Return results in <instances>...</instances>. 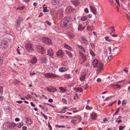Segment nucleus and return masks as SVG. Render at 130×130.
I'll list each match as a JSON object with an SVG mask.
<instances>
[{"label":"nucleus","instance_id":"58836bf2","mask_svg":"<svg viewBox=\"0 0 130 130\" xmlns=\"http://www.w3.org/2000/svg\"><path fill=\"white\" fill-rule=\"evenodd\" d=\"M48 127L49 128L50 130H52V128L51 126L50 125V122H48Z\"/></svg>","mask_w":130,"mask_h":130},{"label":"nucleus","instance_id":"603ef678","mask_svg":"<svg viewBox=\"0 0 130 130\" xmlns=\"http://www.w3.org/2000/svg\"><path fill=\"white\" fill-rule=\"evenodd\" d=\"M120 109V108H118V109H117V111H116V112L114 113L113 115H116L117 113H118L119 112V110Z\"/></svg>","mask_w":130,"mask_h":130},{"label":"nucleus","instance_id":"393cba45","mask_svg":"<svg viewBox=\"0 0 130 130\" xmlns=\"http://www.w3.org/2000/svg\"><path fill=\"white\" fill-rule=\"evenodd\" d=\"M64 78H71L70 75L69 74H65L63 75Z\"/></svg>","mask_w":130,"mask_h":130},{"label":"nucleus","instance_id":"f03ea898","mask_svg":"<svg viewBox=\"0 0 130 130\" xmlns=\"http://www.w3.org/2000/svg\"><path fill=\"white\" fill-rule=\"evenodd\" d=\"M93 65L94 67L98 68V71H101L103 70V63L97 59H95L93 60Z\"/></svg>","mask_w":130,"mask_h":130},{"label":"nucleus","instance_id":"9b49d317","mask_svg":"<svg viewBox=\"0 0 130 130\" xmlns=\"http://www.w3.org/2000/svg\"><path fill=\"white\" fill-rule=\"evenodd\" d=\"M90 7L92 12L94 14H96L97 13L96 9L91 6H90Z\"/></svg>","mask_w":130,"mask_h":130},{"label":"nucleus","instance_id":"c03bdc74","mask_svg":"<svg viewBox=\"0 0 130 130\" xmlns=\"http://www.w3.org/2000/svg\"><path fill=\"white\" fill-rule=\"evenodd\" d=\"M3 58L1 57H0V66H1L2 64L3 63Z\"/></svg>","mask_w":130,"mask_h":130},{"label":"nucleus","instance_id":"a211bd4d","mask_svg":"<svg viewBox=\"0 0 130 130\" xmlns=\"http://www.w3.org/2000/svg\"><path fill=\"white\" fill-rule=\"evenodd\" d=\"M37 59L35 57L32 58H31V62L32 63H35L37 62Z\"/></svg>","mask_w":130,"mask_h":130},{"label":"nucleus","instance_id":"20e7f679","mask_svg":"<svg viewBox=\"0 0 130 130\" xmlns=\"http://www.w3.org/2000/svg\"><path fill=\"white\" fill-rule=\"evenodd\" d=\"M79 53L80 54L79 63L82 64L85 61L86 59V56L80 51L79 52Z\"/></svg>","mask_w":130,"mask_h":130},{"label":"nucleus","instance_id":"13d9d810","mask_svg":"<svg viewBox=\"0 0 130 130\" xmlns=\"http://www.w3.org/2000/svg\"><path fill=\"white\" fill-rule=\"evenodd\" d=\"M126 16L128 20L130 19V17L127 14H126Z\"/></svg>","mask_w":130,"mask_h":130},{"label":"nucleus","instance_id":"2eb2a0df","mask_svg":"<svg viewBox=\"0 0 130 130\" xmlns=\"http://www.w3.org/2000/svg\"><path fill=\"white\" fill-rule=\"evenodd\" d=\"M53 52L51 49H49L47 51V55L50 56H52Z\"/></svg>","mask_w":130,"mask_h":130},{"label":"nucleus","instance_id":"6ab92c4d","mask_svg":"<svg viewBox=\"0 0 130 130\" xmlns=\"http://www.w3.org/2000/svg\"><path fill=\"white\" fill-rule=\"evenodd\" d=\"M64 46L66 48L70 50H72V48L69 45H68L67 44H65L64 45Z\"/></svg>","mask_w":130,"mask_h":130},{"label":"nucleus","instance_id":"bb28decb","mask_svg":"<svg viewBox=\"0 0 130 130\" xmlns=\"http://www.w3.org/2000/svg\"><path fill=\"white\" fill-rule=\"evenodd\" d=\"M66 54L68 55L70 57H72V54L70 52L67 51H65Z\"/></svg>","mask_w":130,"mask_h":130},{"label":"nucleus","instance_id":"de8ad7c7","mask_svg":"<svg viewBox=\"0 0 130 130\" xmlns=\"http://www.w3.org/2000/svg\"><path fill=\"white\" fill-rule=\"evenodd\" d=\"M45 90H47L48 91H49L50 92H52V89H50L49 88H45Z\"/></svg>","mask_w":130,"mask_h":130},{"label":"nucleus","instance_id":"bf43d9fd","mask_svg":"<svg viewBox=\"0 0 130 130\" xmlns=\"http://www.w3.org/2000/svg\"><path fill=\"white\" fill-rule=\"evenodd\" d=\"M27 129V127L26 126H24L22 127V129L23 130H26Z\"/></svg>","mask_w":130,"mask_h":130},{"label":"nucleus","instance_id":"f8f14e48","mask_svg":"<svg viewBox=\"0 0 130 130\" xmlns=\"http://www.w3.org/2000/svg\"><path fill=\"white\" fill-rule=\"evenodd\" d=\"M15 123H11L9 124V128L10 129H12L17 126Z\"/></svg>","mask_w":130,"mask_h":130},{"label":"nucleus","instance_id":"c756f323","mask_svg":"<svg viewBox=\"0 0 130 130\" xmlns=\"http://www.w3.org/2000/svg\"><path fill=\"white\" fill-rule=\"evenodd\" d=\"M46 57L43 58L41 59V62L42 63H45L46 62Z\"/></svg>","mask_w":130,"mask_h":130},{"label":"nucleus","instance_id":"ea45409f","mask_svg":"<svg viewBox=\"0 0 130 130\" xmlns=\"http://www.w3.org/2000/svg\"><path fill=\"white\" fill-rule=\"evenodd\" d=\"M124 127L123 126L120 125L119 127V130H123Z\"/></svg>","mask_w":130,"mask_h":130},{"label":"nucleus","instance_id":"a878e982","mask_svg":"<svg viewBox=\"0 0 130 130\" xmlns=\"http://www.w3.org/2000/svg\"><path fill=\"white\" fill-rule=\"evenodd\" d=\"M90 54L92 57L95 56L96 55V54L95 53L91 50H90Z\"/></svg>","mask_w":130,"mask_h":130},{"label":"nucleus","instance_id":"774afa93","mask_svg":"<svg viewBox=\"0 0 130 130\" xmlns=\"http://www.w3.org/2000/svg\"><path fill=\"white\" fill-rule=\"evenodd\" d=\"M128 8L129 10H130V3H129L128 4Z\"/></svg>","mask_w":130,"mask_h":130},{"label":"nucleus","instance_id":"412c9836","mask_svg":"<svg viewBox=\"0 0 130 130\" xmlns=\"http://www.w3.org/2000/svg\"><path fill=\"white\" fill-rule=\"evenodd\" d=\"M58 0H53L51 2V3L53 5H55L58 3Z\"/></svg>","mask_w":130,"mask_h":130},{"label":"nucleus","instance_id":"680f3d73","mask_svg":"<svg viewBox=\"0 0 130 130\" xmlns=\"http://www.w3.org/2000/svg\"><path fill=\"white\" fill-rule=\"evenodd\" d=\"M88 85L87 84H86L85 85V89L86 90L88 88Z\"/></svg>","mask_w":130,"mask_h":130},{"label":"nucleus","instance_id":"ddd939ff","mask_svg":"<svg viewBox=\"0 0 130 130\" xmlns=\"http://www.w3.org/2000/svg\"><path fill=\"white\" fill-rule=\"evenodd\" d=\"M77 46L78 48L80 50L79 51H80L81 52H82L81 51H82L83 52H85L84 48L82 46L77 45Z\"/></svg>","mask_w":130,"mask_h":130},{"label":"nucleus","instance_id":"cd10ccee","mask_svg":"<svg viewBox=\"0 0 130 130\" xmlns=\"http://www.w3.org/2000/svg\"><path fill=\"white\" fill-rule=\"evenodd\" d=\"M88 17L86 16H83L81 18V20L83 21H85L87 20Z\"/></svg>","mask_w":130,"mask_h":130},{"label":"nucleus","instance_id":"79ce46f5","mask_svg":"<svg viewBox=\"0 0 130 130\" xmlns=\"http://www.w3.org/2000/svg\"><path fill=\"white\" fill-rule=\"evenodd\" d=\"M86 108L87 110H90L91 109H92V108L91 107H90L88 106V105L86 107Z\"/></svg>","mask_w":130,"mask_h":130},{"label":"nucleus","instance_id":"4d7b16f0","mask_svg":"<svg viewBox=\"0 0 130 130\" xmlns=\"http://www.w3.org/2000/svg\"><path fill=\"white\" fill-rule=\"evenodd\" d=\"M59 88V89H60V90L61 91H64V90H65V89L62 88V87H60Z\"/></svg>","mask_w":130,"mask_h":130},{"label":"nucleus","instance_id":"b1692460","mask_svg":"<svg viewBox=\"0 0 130 130\" xmlns=\"http://www.w3.org/2000/svg\"><path fill=\"white\" fill-rule=\"evenodd\" d=\"M67 70V69L64 67H62L59 69V71L61 72H63Z\"/></svg>","mask_w":130,"mask_h":130},{"label":"nucleus","instance_id":"aec40b11","mask_svg":"<svg viewBox=\"0 0 130 130\" xmlns=\"http://www.w3.org/2000/svg\"><path fill=\"white\" fill-rule=\"evenodd\" d=\"M91 117L93 119L95 120L96 119V114L94 113H92L91 115Z\"/></svg>","mask_w":130,"mask_h":130},{"label":"nucleus","instance_id":"9d476101","mask_svg":"<svg viewBox=\"0 0 130 130\" xmlns=\"http://www.w3.org/2000/svg\"><path fill=\"white\" fill-rule=\"evenodd\" d=\"M56 54L57 56L62 57L63 56L64 53L62 51V50H59L56 53Z\"/></svg>","mask_w":130,"mask_h":130},{"label":"nucleus","instance_id":"e433bc0d","mask_svg":"<svg viewBox=\"0 0 130 130\" xmlns=\"http://www.w3.org/2000/svg\"><path fill=\"white\" fill-rule=\"evenodd\" d=\"M69 36L70 38L71 39H73L75 37L74 35L73 34L70 35Z\"/></svg>","mask_w":130,"mask_h":130},{"label":"nucleus","instance_id":"4c0bfd02","mask_svg":"<svg viewBox=\"0 0 130 130\" xmlns=\"http://www.w3.org/2000/svg\"><path fill=\"white\" fill-rule=\"evenodd\" d=\"M56 127H58L59 128H65V127L64 126H63V125L59 126V125H56Z\"/></svg>","mask_w":130,"mask_h":130},{"label":"nucleus","instance_id":"37998d69","mask_svg":"<svg viewBox=\"0 0 130 130\" xmlns=\"http://www.w3.org/2000/svg\"><path fill=\"white\" fill-rule=\"evenodd\" d=\"M109 29L111 31V34L113 32V31H114V30L113 29V27H112L111 28H110Z\"/></svg>","mask_w":130,"mask_h":130},{"label":"nucleus","instance_id":"7c9ffc66","mask_svg":"<svg viewBox=\"0 0 130 130\" xmlns=\"http://www.w3.org/2000/svg\"><path fill=\"white\" fill-rule=\"evenodd\" d=\"M93 28V26H91L89 25L88 26L87 28V29L88 30H91Z\"/></svg>","mask_w":130,"mask_h":130},{"label":"nucleus","instance_id":"1a4fd4ad","mask_svg":"<svg viewBox=\"0 0 130 130\" xmlns=\"http://www.w3.org/2000/svg\"><path fill=\"white\" fill-rule=\"evenodd\" d=\"M73 10L71 6H69L67 7L66 10V13L69 14L71 13Z\"/></svg>","mask_w":130,"mask_h":130},{"label":"nucleus","instance_id":"a18cd8bd","mask_svg":"<svg viewBox=\"0 0 130 130\" xmlns=\"http://www.w3.org/2000/svg\"><path fill=\"white\" fill-rule=\"evenodd\" d=\"M115 87H116L117 88H120L121 86L119 85L118 84H116L115 85Z\"/></svg>","mask_w":130,"mask_h":130},{"label":"nucleus","instance_id":"dca6fc26","mask_svg":"<svg viewBox=\"0 0 130 130\" xmlns=\"http://www.w3.org/2000/svg\"><path fill=\"white\" fill-rule=\"evenodd\" d=\"M74 90L76 92H80L82 91L83 90V88L81 87L78 88H74Z\"/></svg>","mask_w":130,"mask_h":130},{"label":"nucleus","instance_id":"72a5a7b5","mask_svg":"<svg viewBox=\"0 0 130 130\" xmlns=\"http://www.w3.org/2000/svg\"><path fill=\"white\" fill-rule=\"evenodd\" d=\"M3 88L2 87L0 86V94H3Z\"/></svg>","mask_w":130,"mask_h":130},{"label":"nucleus","instance_id":"f3484780","mask_svg":"<svg viewBox=\"0 0 130 130\" xmlns=\"http://www.w3.org/2000/svg\"><path fill=\"white\" fill-rule=\"evenodd\" d=\"M86 75L85 74H83L80 77L79 79L81 81L84 80L85 78Z\"/></svg>","mask_w":130,"mask_h":130},{"label":"nucleus","instance_id":"473e14b6","mask_svg":"<svg viewBox=\"0 0 130 130\" xmlns=\"http://www.w3.org/2000/svg\"><path fill=\"white\" fill-rule=\"evenodd\" d=\"M25 8V7L24 6H23L22 7H18L16 8V10H18V9H20V10H23Z\"/></svg>","mask_w":130,"mask_h":130},{"label":"nucleus","instance_id":"c9c22d12","mask_svg":"<svg viewBox=\"0 0 130 130\" xmlns=\"http://www.w3.org/2000/svg\"><path fill=\"white\" fill-rule=\"evenodd\" d=\"M41 115L45 119L47 120L48 119L46 115H45L44 113H42V112H41Z\"/></svg>","mask_w":130,"mask_h":130},{"label":"nucleus","instance_id":"2f4dec72","mask_svg":"<svg viewBox=\"0 0 130 130\" xmlns=\"http://www.w3.org/2000/svg\"><path fill=\"white\" fill-rule=\"evenodd\" d=\"M46 7H43V11L44 12H47L49 11V10L46 9Z\"/></svg>","mask_w":130,"mask_h":130},{"label":"nucleus","instance_id":"5701e85b","mask_svg":"<svg viewBox=\"0 0 130 130\" xmlns=\"http://www.w3.org/2000/svg\"><path fill=\"white\" fill-rule=\"evenodd\" d=\"M82 42L85 43V44H87L88 43V41L84 37H83L82 38Z\"/></svg>","mask_w":130,"mask_h":130},{"label":"nucleus","instance_id":"f704fd0d","mask_svg":"<svg viewBox=\"0 0 130 130\" xmlns=\"http://www.w3.org/2000/svg\"><path fill=\"white\" fill-rule=\"evenodd\" d=\"M76 120L75 119L72 120L71 122L73 124H75L76 122Z\"/></svg>","mask_w":130,"mask_h":130},{"label":"nucleus","instance_id":"5fc2aeb1","mask_svg":"<svg viewBox=\"0 0 130 130\" xmlns=\"http://www.w3.org/2000/svg\"><path fill=\"white\" fill-rule=\"evenodd\" d=\"M85 12L86 13H88L89 12V10L87 8H86L84 10Z\"/></svg>","mask_w":130,"mask_h":130},{"label":"nucleus","instance_id":"864d4df0","mask_svg":"<svg viewBox=\"0 0 130 130\" xmlns=\"http://www.w3.org/2000/svg\"><path fill=\"white\" fill-rule=\"evenodd\" d=\"M17 125V126L18 128H20L23 125L21 123H20L19 125L18 124Z\"/></svg>","mask_w":130,"mask_h":130},{"label":"nucleus","instance_id":"c85d7f7f","mask_svg":"<svg viewBox=\"0 0 130 130\" xmlns=\"http://www.w3.org/2000/svg\"><path fill=\"white\" fill-rule=\"evenodd\" d=\"M22 21V19L20 17H19L17 20V23H20Z\"/></svg>","mask_w":130,"mask_h":130},{"label":"nucleus","instance_id":"3c124183","mask_svg":"<svg viewBox=\"0 0 130 130\" xmlns=\"http://www.w3.org/2000/svg\"><path fill=\"white\" fill-rule=\"evenodd\" d=\"M75 5L76 6H77L79 4V2L78 1H76L75 3Z\"/></svg>","mask_w":130,"mask_h":130},{"label":"nucleus","instance_id":"052dcab7","mask_svg":"<svg viewBox=\"0 0 130 130\" xmlns=\"http://www.w3.org/2000/svg\"><path fill=\"white\" fill-rule=\"evenodd\" d=\"M116 101H114L112 103L110 104L109 105V106H111L114 103H116Z\"/></svg>","mask_w":130,"mask_h":130},{"label":"nucleus","instance_id":"6e6552de","mask_svg":"<svg viewBox=\"0 0 130 130\" xmlns=\"http://www.w3.org/2000/svg\"><path fill=\"white\" fill-rule=\"evenodd\" d=\"M63 11L62 9H59L57 13L58 17H59V19H61L63 17Z\"/></svg>","mask_w":130,"mask_h":130},{"label":"nucleus","instance_id":"0eeeda50","mask_svg":"<svg viewBox=\"0 0 130 130\" xmlns=\"http://www.w3.org/2000/svg\"><path fill=\"white\" fill-rule=\"evenodd\" d=\"M42 40L44 42L48 44H50L52 43V42L51 40L47 38L44 37L43 38Z\"/></svg>","mask_w":130,"mask_h":130},{"label":"nucleus","instance_id":"423d86ee","mask_svg":"<svg viewBox=\"0 0 130 130\" xmlns=\"http://www.w3.org/2000/svg\"><path fill=\"white\" fill-rule=\"evenodd\" d=\"M33 47V45L30 43H28L26 44V49L27 51L29 52H32Z\"/></svg>","mask_w":130,"mask_h":130},{"label":"nucleus","instance_id":"e2e57ef3","mask_svg":"<svg viewBox=\"0 0 130 130\" xmlns=\"http://www.w3.org/2000/svg\"><path fill=\"white\" fill-rule=\"evenodd\" d=\"M16 103H19V104H21L23 103V102L22 101H17Z\"/></svg>","mask_w":130,"mask_h":130},{"label":"nucleus","instance_id":"f257e3e1","mask_svg":"<svg viewBox=\"0 0 130 130\" xmlns=\"http://www.w3.org/2000/svg\"><path fill=\"white\" fill-rule=\"evenodd\" d=\"M72 19L71 17H67L63 18L61 22V26L62 27L68 28L72 24Z\"/></svg>","mask_w":130,"mask_h":130},{"label":"nucleus","instance_id":"338daca9","mask_svg":"<svg viewBox=\"0 0 130 130\" xmlns=\"http://www.w3.org/2000/svg\"><path fill=\"white\" fill-rule=\"evenodd\" d=\"M48 101L49 102H53V100L52 99H49L48 100Z\"/></svg>","mask_w":130,"mask_h":130},{"label":"nucleus","instance_id":"a19ab883","mask_svg":"<svg viewBox=\"0 0 130 130\" xmlns=\"http://www.w3.org/2000/svg\"><path fill=\"white\" fill-rule=\"evenodd\" d=\"M20 82V81L17 80H15L14 81V84H17Z\"/></svg>","mask_w":130,"mask_h":130},{"label":"nucleus","instance_id":"6e6d98bb","mask_svg":"<svg viewBox=\"0 0 130 130\" xmlns=\"http://www.w3.org/2000/svg\"><path fill=\"white\" fill-rule=\"evenodd\" d=\"M45 22L46 24H47L49 25H50L51 24V23L50 22L47 21H46Z\"/></svg>","mask_w":130,"mask_h":130},{"label":"nucleus","instance_id":"8fccbe9b","mask_svg":"<svg viewBox=\"0 0 130 130\" xmlns=\"http://www.w3.org/2000/svg\"><path fill=\"white\" fill-rule=\"evenodd\" d=\"M123 71H124L126 73H127L128 71V69L127 68H126L125 69H124Z\"/></svg>","mask_w":130,"mask_h":130},{"label":"nucleus","instance_id":"69168bd1","mask_svg":"<svg viewBox=\"0 0 130 130\" xmlns=\"http://www.w3.org/2000/svg\"><path fill=\"white\" fill-rule=\"evenodd\" d=\"M15 120L16 121H19L20 120V119L18 118H15Z\"/></svg>","mask_w":130,"mask_h":130},{"label":"nucleus","instance_id":"4be33fe9","mask_svg":"<svg viewBox=\"0 0 130 130\" xmlns=\"http://www.w3.org/2000/svg\"><path fill=\"white\" fill-rule=\"evenodd\" d=\"M84 28V27H83L82 24H79L78 25V29L79 30L81 31L83 30Z\"/></svg>","mask_w":130,"mask_h":130},{"label":"nucleus","instance_id":"39448f33","mask_svg":"<svg viewBox=\"0 0 130 130\" xmlns=\"http://www.w3.org/2000/svg\"><path fill=\"white\" fill-rule=\"evenodd\" d=\"M36 49L37 51L39 53L43 54L46 52L44 48L40 45H37L36 46Z\"/></svg>","mask_w":130,"mask_h":130},{"label":"nucleus","instance_id":"09e8293b","mask_svg":"<svg viewBox=\"0 0 130 130\" xmlns=\"http://www.w3.org/2000/svg\"><path fill=\"white\" fill-rule=\"evenodd\" d=\"M109 38L108 37H105V39L106 41H107L109 42L110 41H111V40H110L108 39V38Z\"/></svg>","mask_w":130,"mask_h":130},{"label":"nucleus","instance_id":"7ed1b4c3","mask_svg":"<svg viewBox=\"0 0 130 130\" xmlns=\"http://www.w3.org/2000/svg\"><path fill=\"white\" fill-rule=\"evenodd\" d=\"M44 76L46 78H55L59 77H60L58 75L50 73L44 74Z\"/></svg>","mask_w":130,"mask_h":130},{"label":"nucleus","instance_id":"4468645a","mask_svg":"<svg viewBox=\"0 0 130 130\" xmlns=\"http://www.w3.org/2000/svg\"><path fill=\"white\" fill-rule=\"evenodd\" d=\"M26 121L27 124L29 125H30L32 123V120L30 118H26Z\"/></svg>","mask_w":130,"mask_h":130},{"label":"nucleus","instance_id":"0e129e2a","mask_svg":"<svg viewBox=\"0 0 130 130\" xmlns=\"http://www.w3.org/2000/svg\"><path fill=\"white\" fill-rule=\"evenodd\" d=\"M37 74L36 73H35L34 72L33 73H30V75H31V76L32 75H34L35 74Z\"/></svg>","mask_w":130,"mask_h":130},{"label":"nucleus","instance_id":"49530a36","mask_svg":"<svg viewBox=\"0 0 130 130\" xmlns=\"http://www.w3.org/2000/svg\"><path fill=\"white\" fill-rule=\"evenodd\" d=\"M126 101L125 100H123L122 102V104L124 106L126 104Z\"/></svg>","mask_w":130,"mask_h":130}]
</instances>
